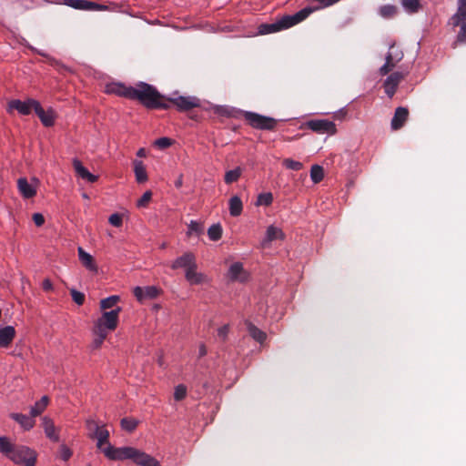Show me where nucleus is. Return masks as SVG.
I'll return each mask as SVG.
<instances>
[{
    "label": "nucleus",
    "instance_id": "1",
    "mask_svg": "<svg viewBox=\"0 0 466 466\" xmlns=\"http://www.w3.org/2000/svg\"><path fill=\"white\" fill-rule=\"evenodd\" d=\"M103 452L110 460L130 459L141 466H160L155 458L133 447L115 448L109 444L103 450Z\"/></svg>",
    "mask_w": 466,
    "mask_h": 466
},
{
    "label": "nucleus",
    "instance_id": "2",
    "mask_svg": "<svg viewBox=\"0 0 466 466\" xmlns=\"http://www.w3.org/2000/svg\"><path fill=\"white\" fill-rule=\"evenodd\" d=\"M133 99L139 101L147 109H168L169 105L166 102V96L161 95L157 89L147 83L140 82L134 91Z\"/></svg>",
    "mask_w": 466,
    "mask_h": 466
},
{
    "label": "nucleus",
    "instance_id": "3",
    "mask_svg": "<svg viewBox=\"0 0 466 466\" xmlns=\"http://www.w3.org/2000/svg\"><path fill=\"white\" fill-rule=\"evenodd\" d=\"M312 11L310 7H305L294 15H284L274 23L262 24L258 26V32L261 35H267L288 29L305 20Z\"/></svg>",
    "mask_w": 466,
    "mask_h": 466
},
{
    "label": "nucleus",
    "instance_id": "4",
    "mask_svg": "<svg viewBox=\"0 0 466 466\" xmlns=\"http://www.w3.org/2000/svg\"><path fill=\"white\" fill-rule=\"evenodd\" d=\"M8 459L15 464L35 466L37 454L28 447L14 445L10 454H8Z\"/></svg>",
    "mask_w": 466,
    "mask_h": 466
},
{
    "label": "nucleus",
    "instance_id": "5",
    "mask_svg": "<svg viewBox=\"0 0 466 466\" xmlns=\"http://www.w3.org/2000/svg\"><path fill=\"white\" fill-rule=\"evenodd\" d=\"M244 118L250 127L259 130L272 131L276 128L278 124V120L273 117L249 111L244 113Z\"/></svg>",
    "mask_w": 466,
    "mask_h": 466
},
{
    "label": "nucleus",
    "instance_id": "6",
    "mask_svg": "<svg viewBox=\"0 0 466 466\" xmlns=\"http://www.w3.org/2000/svg\"><path fill=\"white\" fill-rule=\"evenodd\" d=\"M121 312V308L116 307L110 311L103 312L102 316L96 321L94 327L104 329L105 331L115 330L118 324V317Z\"/></svg>",
    "mask_w": 466,
    "mask_h": 466
},
{
    "label": "nucleus",
    "instance_id": "7",
    "mask_svg": "<svg viewBox=\"0 0 466 466\" xmlns=\"http://www.w3.org/2000/svg\"><path fill=\"white\" fill-rule=\"evenodd\" d=\"M35 103L39 102L33 98H27L25 101L12 99L7 103L6 111L9 114H12L15 110H16L19 114L27 116L31 113L32 110H35L36 106Z\"/></svg>",
    "mask_w": 466,
    "mask_h": 466
},
{
    "label": "nucleus",
    "instance_id": "8",
    "mask_svg": "<svg viewBox=\"0 0 466 466\" xmlns=\"http://www.w3.org/2000/svg\"><path fill=\"white\" fill-rule=\"evenodd\" d=\"M166 102L174 105L179 111H189L192 108L200 106V100L196 96H178L175 97H166Z\"/></svg>",
    "mask_w": 466,
    "mask_h": 466
},
{
    "label": "nucleus",
    "instance_id": "9",
    "mask_svg": "<svg viewBox=\"0 0 466 466\" xmlns=\"http://www.w3.org/2000/svg\"><path fill=\"white\" fill-rule=\"evenodd\" d=\"M307 127L318 134H329L336 133V125L327 119H312L307 122Z\"/></svg>",
    "mask_w": 466,
    "mask_h": 466
},
{
    "label": "nucleus",
    "instance_id": "10",
    "mask_svg": "<svg viewBox=\"0 0 466 466\" xmlns=\"http://www.w3.org/2000/svg\"><path fill=\"white\" fill-rule=\"evenodd\" d=\"M94 426L95 432L90 433V438L97 440V447L101 449L104 444L108 443L109 431L105 427H100L94 420H86V428L91 430Z\"/></svg>",
    "mask_w": 466,
    "mask_h": 466
},
{
    "label": "nucleus",
    "instance_id": "11",
    "mask_svg": "<svg viewBox=\"0 0 466 466\" xmlns=\"http://www.w3.org/2000/svg\"><path fill=\"white\" fill-rule=\"evenodd\" d=\"M405 74L401 72H393L384 81L383 86L387 96L391 98L398 88L400 83L405 78Z\"/></svg>",
    "mask_w": 466,
    "mask_h": 466
},
{
    "label": "nucleus",
    "instance_id": "12",
    "mask_svg": "<svg viewBox=\"0 0 466 466\" xmlns=\"http://www.w3.org/2000/svg\"><path fill=\"white\" fill-rule=\"evenodd\" d=\"M196 256L192 252H186L173 261V263L171 264V268H184L186 271L193 267H196Z\"/></svg>",
    "mask_w": 466,
    "mask_h": 466
},
{
    "label": "nucleus",
    "instance_id": "13",
    "mask_svg": "<svg viewBox=\"0 0 466 466\" xmlns=\"http://www.w3.org/2000/svg\"><path fill=\"white\" fill-rule=\"evenodd\" d=\"M36 106L35 113L39 117L41 123L46 127H52L55 124L56 114L53 108H48L47 110H45L40 103H35Z\"/></svg>",
    "mask_w": 466,
    "mask_h": 466
},
{
    "label": "nucleus",
    "instance_id": "14",
    "mask_svg": "<svg viewBox=\"0 0 466 466\" xmlns=\"http://www.w3.org/2000/svg\"><path fill=\"white\" fill-rule=\"evenodd\" d=\"M135 87L127 86L121 83H111L106 86V93L133 99Z\"/></svg>",
    "mask_w": 466,
    "mask_h": 466
},
{
    "label": "nucleus",
    "instance_id": "15",
    "mask_svg": "<svg viewBox=\"0 0 466 466\" xmlns=\"http://www.w3.org/2000/svg\"><path fill=\"white\" fill-rule=\"evenodd\" d=\"M409 116V110L406 107L399 106L395 109L394 116L391 119V128L393 130L400 129Z\"/></svg>",
    "mask_w": 466,
    "mask_h": 466
},
{
    "label": "nucleus",
    "instance_id": "16",
    "mask_svg": "<svg viewBox=\"0 0 466 466\" xmlns=\"http://www.w3.org/2000/svg\"><path fill=\"white\" fill-rule=\"evenodd\" d=\"M159 290L154 286H147L145 288L136 287L134 289V296L139 301L147 299H155L157 297Z\"/></svg>",
    "mask_w": 466,
    "mask_h": 466
},
{
    "label": "nucleus",
    "instance_id": "17",
    "mask_svg": "<svg viewBox=\"0 0 466 466\" xmlns=\"http://www.w3.org/2000/svg\"><path fill=\"white\" fill-rule=\"evenodd\" d=\"M73 167L78 177L81 178L90 182L95 183L97 181L98 177L96 175L91 174L81 163L80 160L77 158L73 159Z\"/></svg>",
    "mask_w": 466,
    "mask_h": 466
},
{
    "label": "nucleus",
    "instance_id": "18",
    "mask_svg": "<svg viewBox=\"0 0 466 466\" xmlns=\"http://www.w3.org/2000/svg\"><path fill=\"white\" fill-rule=\"evenodd\" d=\"M228 275L231 280L244 282L248 279L247 272L240 262H235L229 267Z\"/></svg>",
    "mask_w": 466,
    "mask_h": 466
},
{
    "label": "nucleus",
    "instance_id": "19",
    "mask_svg": "<svg viewBox=\"0 0 466 466\" xmlns=\"http://www.w3.org/2000/svg\"><path fill=\"white\" fill-rule=\"evenodd\" d=\"M463 21H466V0H459L458 10L451 17L450 25H452L453 27H457Z\"/></svg>",
    "mask_w": 466,
    "mask_h": 466
},
{
    "label": "nucleus",
    "instance_id": "20",
    "mask_svg": "<svg viewBox=\"0 0 466 466\" xmlns=\"http://www.w3.org/2000/svg\"><path fill=\"white\" fill-rule=\"evenodd\" d=\"M15 337V329L12 326L0 328V347L7 348Z\"/></svg>",
    "mask_w": 466,
    "mask_h": 466
},
{
    "label": "nucleus",
    "instance_id": "21",
    "mask_svg": "<svg viewBox=\"0 0 466 466\" xmlns=\"http://www.w3.org/2000/svg\"><path fill=\"white\" fill-rule=\"evenodd\" d=\"M43 428H44L46 437L50 441H52L54 442L59 441V435L57 433V429L55 426L54 421L50 418H48V417L43 418Z\"/></svg>",
    "mask_w": 466,
    "mask_h": 466
},
{
    "label": "nucleus",
    "instance_id": "22",
    "mask_svg": "<svg viewBox=\"0 0 466 466\" xmlns=\"http://www.w3.org/2000/svg\"><path fill=\"white\" fill-rule=\"evenodd\" d=\"M197 268L198 265L189 268L188 270H186L185 272V278L190 285H200L207 279L204 274L197 271Z\"/></svg>",
    "mask_w": 466,
    "mask_h": 466
},
{
    "label": "nucleus",
    "instance_id": "23",
    "mask_svg": "<svg viewBox=\"0 0 466 466\" xmlns=\"http://www.w3.org/2000/svg\"><path fill=\"white\" fill-rule=\"evenodd\" d=\"M17 187L21 195L25 198H31L35 196L36 189L28 183L27 179L25 177H20L17 180Z\"/></svg>",
    "mask_w": 466,
    "mask_h": 466
},
{
    "label": "nucleus",
    "instance_id": "24",
    "mask_svg": "<svg viewBox=\"0 0 466 466\" xmlns=\"http://www.w3.org/2000/svg\"><path fill=\"white\" fill-rule=\"evenodd\" d=\"M245 324L247 326V329L248 331L249 336L254 340H256L257 342H258L260 344H262L266 340L267 334L263 330H261L260 329L256 327L253 323H251L248 320H247L245 322Z\"/></svg>",
    "mask_w": 466,
    "mask_h": 466
},
{
    "label": "nucleus",
    "instance_id": "25",
    "mask_svg": "<svg viewBox=\"0 0 466 466\" xmlns=\"http://www.w3.org/2000/svg\"><path fill=\"white\" fill-rule=\"evenodd\" d=\"M10 417L26 431L32 429L35 426V420L31 415L27 416L22 413H11Z\"/></svg>",
    "mask_w": 466,
    "mask_h": 466
},
{
    "label": "nucleus",
    "instance_id": "26",
    "mask_svg": "<svg viewBox=\"0 0 466 466\" xmlns=\"http://www.w3.org/2000/svg\"><path fill=\"white\" fill-rule=\"evenodd\" d=\"M134 172L137 183H144L147 180L146 167L141 160H134Z\"/></svg>",
    "mask_w": 466,
    "mask_h": 466
},
{
    "label": "nucleus",
    "instance_id": "27",
    "mask_svg": "<svg viewBox=\"0 0 466 466\" xmlns=\"http://www.w3.org/2000/svg\"><path fill=\"white\" fill-rule=\"evenodd\" d=\"M393 49H394V45L390 46V51L386 56V62L380 68V73L381 76H385V75L389 74L397 65V62H395V60L393 58Z\"/></svg>",
    "mask_w": 466,
    "mask_h": 466
},
{
    "label": "nucleus",
    "instance_id": "28",
    "mask_svg": "<svg viewBox=\"0 0 466 466\" xmlns=\"http://www.w3.org/2000/svg\"><path fill=\"white\" fill-rule=\"evenodd\" d=\"M393 49H394V45L390 46V51L386 56V62L380 68V73L381 76H385V75L389 74L397 65V62H395V60L393 58Z\"/></svg>",
    "mask_w": 466,
    "mask_h": 466
},
{
    "label": "nucleus",
    "instance_id": "29",
    "mask_svg": "<svg viewBox=\"0 0 466 466\" xmlns=\"http://www.w3.org/2000/svg\"><path fill=\"white\" fill-rule=\"evenodd\" d=\"M49 399L47 396H43L40 400L36 401L30 409V415L34 418L40 415L47 407Z\"/></svg>",
    "mask_w": 466,
    "mask_h": 466
},
{
    "label": "nucleus",
    "instance_id": "30",
    "mask_svg": "<svg viewBox=\"0 0 466 466\" xmlns=\"http://www.w3.org/2000/svg\"><path fill=\"white\" fill-rule=\"evenodd\" d=\"M78 256L82 264L89 270H96L93 257L86 253L82 248H78Z\"/></svg>",
    "mask_w": 466,
    "mask_h": 466
},
{
    "label": "nucleus",
    "instance_id": "31",
    "mask_svg": "<svg viewBox=\"0 0 466 466\" xmlns=\"http://www.w3.org/2000/svg\"><path fill=\"white\" fill-rule=\"evenodd\" d=\"M243 204L239 197L233 196L229 199V213L232 217H238L242 213Z\"/></svg>",
    "mask_w": 466,
    "mask_h": 466
},
{
    "label": "nucleus",
    "instance_id": "32",
    "mask_svg": "<svg viewBox=\"0 0 466 466\" xmlns=\"http://www.w3.org/2000/svg\"><path fill=\"white\" fill-rule=\"evenodd\" d=\"M93 333L95 335V339L92 342V348L95 350H97L101 347L104 340L106 339L107 336V331H105L104 329H101L100 328H93Z\"/></svg>",
    "mask_w": 466,
    "mask_h": 466
},
{
    "label": "nucleus",
    "instance_id": "33",
    "mask_svg": "<svg viewBox=\"0 0 466 466\" xmlns=\"http://www.w3.org/2000/svg\"><path fill=\"white\" fill-rule=\"evenodd\" d=\"M283 238L284 234L280 228L274 226H269L267 228L266 241L271 242L277 239H282Z\"/></svg>",
    "mask_w": 466,
    "mask_h": 466
},
{
    "label": "nucleus",
    "instance_id": "34",
    "mask_svg": "<svg viewBox=\"0 0 466 466\" xmlns=\"http://www.w3.org/2000/svg\"><path fill=\"white\" fill-rule=\"evenodd\" d=\"M400 2L405 11L410 14L419 12L421 7L420 0H400Z\"/></svg>",
    "mask_w": 466,
    "mask_h": 466
},
{
    "label": "nucleus",
    "instance_id": "35",
    "mask_svg": "<svg viewBox=\"0 0 466 466\" xmlns=\"http://www.w3.org/2000/svg\"><path fill=\"white\" fill-rule=\"evenodd\" d=\"M379 13L383 18L390 19L398 14V7L393 5H385L380 7Z\"/></svg>",
    "mask_w": 466,
    "mask_h": 466
},
{
    "label": "nucleus",
    "instance_id": "36",
    "mask_svg": "<svg viewBox=\"0 0 466 466\" xmlns=\"http://www.w3.org/2000/svg\"><path fill=\"white\" fill-rule=\"evenodd\" d=\"M138 423L139 421L137 420L127 417L123 418L120 421L121 428L128 432L134 431L137 429Z\"/></svg>",
    "mask_w": 466,
    "mask_h": 466
},
{
    "label": "nucleus",
    "instance_id": "37",
    "mask_svg": "<svg viewBox=\"0 0 466 466\" xmlns=\"http://www.w3.org/2000/svg\"><path fill=\"white\" fill-rule=\"evenodd\" d=\"M241 174L242 169L239 167H236L235 169L227 171L224 177L225 183L231 184L238 181Z\"/></svg>",
    "mask_w": 466,
    "mask_h": 466
},
{
    "label": "nucleus",
    "instance_id": "38",
    "mask_svg": "<svg viewBox=\"0 0 466 466\" xmlns=\"http://www.w3.org/2000/svg\"><path fill=\"white\" fill-rule=\"evenodd\" d=\"M120 300V298L116 295L110 296L108 298L103 299L100 301V308L102 310L106 311L108 309H112L116 305V303Z\"/></svg>",
    "mask_w": 466,
    "mask_h": 466
},
{
    "label": "nucleus",
    "instance_id": "39",
    "mask_svg": "<svg viewBox=\"0 0 466 466\" xmlns=\"http://www.w3.org/2000/svg\"><path fill=\"white\" fill-rule=\"evenodd\" d=\"M310 177L314 183H319L324 177V169L319 165H313L310 168Z\"/></svg>",
    "mask_w": 466,
    "mask_h": 466
},
{
    "label": "nucleus",
    "instance_id": "40",
    "mask_svg": "<svg viewBox=\"0 0 466 466\" xmlns=\"http://www.w3.org/2000/svg\"><path fill=\"white\" fill-rule=\"evenodd\" d=\"M208 238L213 241L220 239L222 237V227L220 224L212 225L208 230Z\"/></svg>",
    "mask_w": 466,
    "mask_h": 466
},
{
    "label": "nucleus",
    "instance_id": "41",
    "mask_svg": "<svg viewBox=\"0 0 466 466\" xmlns=\"http://www.w3.org/2000/svg\"><path fill=\"white\" fill-rule=\"evenodd\" d=\"M87 0H65V5L78 10H87L88 9Z\"/></svg>",
    "mask_w": 466,
    "mask_h": 466
},
{
    "label": "nucleus",
    "instance_id": "42",
    "mask_svg": "<svg viewBox=\"0 0 466 466\" xmlns=\"http://www.w3.org/2000/svg\"><path fill=\"white\" fill-rule=\"evenodd\" d=\"M14 444L9 441L6 437H0V452L5 454L8 458Z\"/></svg>",
    "mask_w": 466,
    "mask_h": 466
},
{
    "label": "nucleus",
    "instance_id": "43",
    "mask_svg": "<svg viewBox=\"0 0 466 466\" xmlns=\"http://www.w3.org/2000/svg\"><path fill=\"white\" fill-rule=\"evenodd\" d=\"M203 225L200 222H198L196 220H192L190 224L188 225V235L195 234L197 236H199L203 233Z\"/></svg>",
    "mask_w": 466,
    "mask_h": 466
},
{
    "label": "nucleus",
    "instance_id": "44",
    "mask_svg": "<svg viewBox=\"0 0 466 466\" xmlns=\"http://www.w3.org/2000/svg\"><path fill=\"white\" fill-rule=\"evenodd\" d=\"M273 201L271 193H261L258 196L257 206H269Z\"/></svg>",
    "mask_w": 466,
    "mask_h": 466
},
{
    "label": "nucleus",
    "instance_id": "45",
    "mask_svg": "<svg viewBox=\"0 0 466 466\" xmlns=\"http://www.w3.org/2000/svg\"><path fill=\"white\" fill-rule=\"evenodd\" d=\"M282 164L286 168L296 171L300 170L303 167L301 162L293 160L291 158H285Z\"/></svg>",
    "mask_w": 466,
    "mask_h": 466
},
{
    "label": "nucleus",
    "instance_id": "46",
    "mask_svg": "<svg viewBox=\"0 0 466 466\" xmlns=\"http://www.w3.org/2000/svg\"><path fill=\"white\" fill-rule=\"evenodd\" d=\"M187 396V387L183 384H179L175 388L174 398L176 400L180 401Z\"/></svg>",
    "mask_w": 466,
    "mask_h": 466
},
{
    "label": "nucleus",
    "instance_id": "47",
    "mask_svg": "<svg viewBox=\"0 0 466 466\" xmlns=\"http://www.w3.org/2000/svg\"><path fill=\"white\" fill-rule=\"evenodd\" d=\"M152 198V192L150 190L146 191L142 197L137 200L138 208H146Z\"/></svg>",
    "mask_w": 466,
    "mask_h": 466
},
{
    "label": "nucleus",
    "instance_id": "48",
    "mask_svg": "<svg viewBox=\"0 0 466 466\" xmlns=\"http://www.w3.org/2000/svg\"><path fill=\"white\" fill-rule=\"evenodd\" d=\"M70 294L72 296V299L77 304V305H83L85 302V295L84 293L77 291L76 289H72L70 291Z\"/></svg>",
    "mask_w": 466,
    "mask_h": 466
},
{
    "label": "nucleus",
    "instance_id": "49",
    "mask_svg": "<svg viewBox=\"0 0 466 466\" xmlns=\"http://www.w3.org/2000/svg\"><path fill=\"white\" fill-rule=\"evenodd\" d=\"M108 221L112 226L119 228L122 226L123 218L120 214L114 213L109 217Z\"/></svg>",
    "mask_w": 466,
    "mask_h": 466
},
{
    "label": "nucleus",
    "instance_id": "50",
    "mask_svg": "<svg viewBox=\"0 0 466 466\" xmlns=\"http://www.w3.org/2000/svg\"><path fill=\"white\" fill-rule=\"evenodd\" d=\"M461 27L458 35H457V41L461 43L466 42V21L461 22V24L459 25Z\"/></svg>",
    "mask_w": 466,
    "mask_h": 466
},
{
    "label": "nucleus",
    "instance_id": "51",
    "mask_svg": "<svg viewBox=\"0 0 466 466\" xmlns=\"http://www.w3.org/2000/svg\"><path fill=\"white\" fill-rule=\"evenodd\" d=\"M172 141L168 137H160L156 140L155 145L161 149L167 148L171 146Z\"/></svg>",
    "mask_w": 466,
    "mask_h": 466
},
{
    "label": "nucleus",
    "instance_id": "52",
    "mask_svg": "<svg viewBox=\"0 0 466 466\" xmlns=\"http://www.w3.org/2000/svg\"><path fill=\"white\" fill-rule=\"evenodd\" d=\"M88 11H106L108 10V6L106 5L97 4L95 2L88 3Z\"/></svg>",
    "mask_w": 466,
    "mask_h": 466
},
{
    "label": "nucleus",
    "instance_id": "53",
    "mask_svg": "<svg viewBox=\"0 0 466 466\" xmlns=\"http://www.w3.org/2000/svg\"><path fill=\"white\" fill-rule=\"evenodd\" d=\"M72 456V451L66 446L62 445L60 447V458L64 461H68Z\"/></svg>",
    "mask_w": 466,
    "mask_h": 466
},
{
    "label": "nucleus",
    "instance_id": "54",
    "mask_svg": "<svg viewBox=\"0 0 466 466\" xmlns=\"http://www.w3.org/2000/svg\"><path fill=\"white\" fill-rule=\"evenodd\" d=\"M228 331H229V326L228 324H226L218 329V336L220 339H222L223 340H225L228 334Z\"/></svg>",
    "mask_w": 466,
    "mask_h": 466
},
{
    "label": "nucleus",
    "instance_id": "55",
    "mask_svg": "<svg viewBox=\"0 0 466 466\" xmlns=\"http://www.w3.org/2000/svg\"><path fill=\"white\" fill-rule=\"evenodd\" d=\"M32 50H34L35 53H37L38 55H40L42 56L47 57L51 66H60V64L57 60H56L55 58H52V57H48V56L46 53H44L40 50H36L33 47H32Z\"/></svg>",
    "mask_w": 466,
    "mask_h": 466
},
{
    "label": "nucleus",
    "instance_id": "56",
    "mask_svg": "<svg viewBox=\"0 0 466 466\" xmlns=\"http://www.w3.org/2000/svg\"><path fill=\"white\" fill-rule=\"evenodd\" d=\"M33 221L37 227H41L45 223V218L40 213H35L33 215Z\"/></svg>",
    "mask_w": 466,
    "mask_h": 466
},
{
    "label": "nucleus",
    "instance_id": "57",
    "mask_svg": "<svg viewBox=\"0 0 466 466\" xmlns=\"http://www.w3.org/2000/svg\"><path fill=\"white\" fill-rule=\"evenodd\" d=\"M42 288L45 291H50L53 289V284L49 279H45L42 282Z\"/></svg>",
    "mask_w": 466,
    "mask_h": 466
},
{
    "label": "nucleus",
    "instance_id": "58",
    "mask_svg": "<svg viewBox=\"0 0 466 466\" xmlns=\"http://www.w3.org/2000/svg\"><path fill=\"white\" fill-rule=\"evenodd\" d=\"M393 58L397 63H399L403 58V53L400 50L396 49L395 46L393 49Z\"/></svg>",
    "mask_w": 466,
    "mask_h": 466
},
{
    "label": "nucleus",
    "instance_id": "59",
    "mask_svg": "<svg viewBox=\"0 0 466 466\" xmlns=\"http://www.w3.org/2000/svg\"><path fill=\"white\" fill-rule=\"evenodd\" d=\"M207 354V349H206V346L204 344H201L199 346V350H198V357L199 358H202L204 357L205 355Z\"/></svg>",
    "mask_w": 466,
    "mask_h": 466
},
{
    "label": "nucleus",
    "instance_id": "60",
    "mask_svg": "<svg viewBox=\"0 0 466 466\" xmlns=\"http://www.w3.org/2000/svg\"><path fill=\"white\" fill-rule=\"evenodd\" d=\"M137 156L138 157H146V150H145V148H140V149H138V151L137 152Z\"/></svg>",
    "mask_w": 466,
    "mask_h": 466
},
{
    "label": "nucleus",
    "instance_id": "61",
    "mask_svg": "<svg viewBox=\"0 0 466 466\" xmlns=\"http://www.w3.org/2000/svg\"><path fill=\"white\" fill-rule=\"evenodd\" d=\"M176 187L179 188L182 186V177H180L176 182H175Z\"/></svg>",
    "mask_w": 466,
    "mask_h": 466
},
{
    "label": "nucleus",
    "instance_id": "62",
    "mask_svg": "<svg viewBox=\"0 0 466 466\" xmlns=\"http://www.w3.org/2000/svg\"><path fill=\"white\" fill-rule=\"evenodd\" d=\"M90 431H92L91 433H94L95 432V428L94 426H91V430H89Z\"/></svg>",
    "mask_w": 466,
    "mask_h": 466
}]
</instances>
